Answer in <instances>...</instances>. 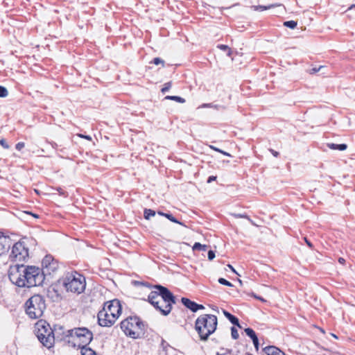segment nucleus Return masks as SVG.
I'll use <instances>...</instances> for the list:
<instances>
[{"label": "nucleus", "instance_id": "cd10ccee", "mask_svg": "<svg viewBox=\"0 0 355 355\" xmlns=\"http://www.w3.org/2000/svg\"><path fill=\"white\" fill-rule=\"evenodd\" d=\"M218 47L223 50V51H227V55L230 56L231 55V53H232V51L230 50V49L226 46V45H224V44H220L218 46Z\"/></svg>", "mask_w": 355, "mask_h": 355}, {"label": "nucleus", "instance_id": "9b49d317", "mask_svg": "<svg viewBox=\"0 0 355 355\" xmlns=\"http://www.w3.org/2000/svg\"><path fill=\"white\" fill-rule=\"evenodd\" d=\"M42 264V270H41V272L44 277L45 275H51L55 272L59 268L58 262L51 255L45 256Z\"/></svg>", "mask_w": 355, "mask_h": 355}, {"label": "nucleus", "instance_id": "473e14b6", "mask_svg": "<svg viewBox=\"0 0 355 355\" xmlns=\"http://www.w3.org/2000/svg\"><path fill=\"white\" fill-rule=\"evenodd\" d=\"M153 63L156 65H158L159 64H162V65H164V62L163 60L160 59L159 58H155L153 60Z\"/></svg>", "mask_w": 355, "mask_h": 355}, {"label": "nucleus", "instance_id": "4be33fe9", "mask_svg": "<svg viewBox=\"0 0 355 355\" xmlns=\"http://www.w3.org/2000/svg\"><path fill=\"white\" fill-rule=\"evenodd\" d=\"M155 215V211L150 209H145L144 210V218L147 220L150 219L151 216H154Z\"/></svg>", "mask_w": 355, "mask_h": 355}, {"label": "nucleus", "instance_id": "a878e982", "mask_svg": "<svg viewBox=\"0 0 355 355\" xmlns=\"http://www.w3.org/2000/svg\"><path fill=\"white\" fill-rule=\"evenodd\" d=\"M8 94V90L6 87L0 86V97H6Z\"/></svg>", "mask_w": 355, "mask_h": 355}, {"label": "nucleus", "instance_id": "37998d69", "mask_svg": "<svg viewBox=\"0 0 355 355\" xmlns=\"http://www.w3.org/2000/svg\"><path fill=\"white\" fill-rule=\"evenodd\" d=\"M321 68H322V66H320V67H318V68H313V69H312V73H316V72H318V71L320 70V69H321Z\"/></svg>", "mask_w": 355, "mask_h": 355}, {"label": "nucleus", "instance_id": "72a5a7b5", "mask_svg": "<svg viewBox=\"0 0 355 355\" xmlns=\"http://www.w3.org/2000/svg\"><path fill=\"white\" fill-rule=\"evenodd\" d=\"M0 145L6 149H8L10 148V146L7 144L6 140L4 139H0Z\"/></svg>", "mask_w": 355, "mask_h": 355}, {"label": "nucleus", "instance_id": "bb28decb", "mask_svg": "<svg viewBox=\"0 0 355 355\" xmlns=\"http://www.w3.org/2000/svg\"><path fill=\"white\" fill-rule=\"evenodd\" d=\"M164 216L166 218H167L168 220H170L171 221L173 222V223H178V224H180L182 225V223L180 222H179L178 220H176L175 218H174L171 214H164Z\"/></svg>", "mask_w": 355, "mask_h": 355}, {"label": "nucleus", "instance_id": "ddd939ff", "mask_svg": "<svg viewBox=\"0 0 355 355\" xmlns=\"http://www.w3.org/2000/svg\"><path fill=\"white\" fill-rule=\"evenodd\" d=\"M11 245V239L9 236H4L0 232V255L6 252Z\"/></svg>", "mask_w": 355, "mask_h": 355}, {"label": "nucleus", "instance_id": "2eb2a0df", "mask_svg": "<svg viewBox=\"0 0 355 355\" xmlns=\"http://www.w3.org/2000/svg\"><path fill=\"white\" fill-rule=\"evenodd\" d=\"M182 304L193 312H196V303L190 300L188 298L182 297L181 300Z\"/></svg>", "mask_w": 355, "mask_h": 355}, {"label": "nucleus", "instance_id": "8fccbe9b", "mask_svg": "<svg viewBox=\"0 0 355 355\" xmlns=\"http://www.w3.org/2000/svg\"><path fill=\"white\" fill-rule=\"evenodd\" d=\"M211 309H212V310H214V311H216V312H218V311H218V307H216V306H211Z\"/></svg>", "mask_w": 355, "mask_h": 355}, {"label": "nucleus", "instance_id": "f704fd0d", "mask_svg": "<svg viewBox=\"0 0 355 355\" xmlns=\"http://www.w3.org/2000/svg\"><path fill=\"white\" fill-rule=\"evenodd\" d=\"M25 146V144L24 142H19L16 144L15 148L18 150H21Z\"/></svg>", "mask_w": 355, "mask_h": 355}, {"label": "nucleus", "instance_id": "39448f33", "mask_svg": "<svg viewBox=\"0 0 355 355\" xmlns=\"http://www.w3.org/2000/svg\"><path fill=\"white\" fill-rule=\"evenodd\" d=\"M63 285L68 292L80 294L85 289V278L77 272H68L64 278Z\"/></svg>", "mask_w": 355, "mask_h": 355}, {"label": "nucleus", "instance_id": "5701e85b", "mask_svg": "<svg viewBox=\"0 0 355 355\" xmlns=\"http://www.w3.org/2000/svg\"><path fill=\"white\" fill-rule=\"evenodd\" d=\"M245 332L252 340L257 337L252 329L246 328Z\"/></svg>", "mask_w": 355, "mask_h": 355}, {"label": "nucleus", "instance_id": "a19ab883", "mask_svg": "<svg viewBox=\"0 0 355 355\" xmlns=\"http://www.w3.org/2000/svg\"><path fill=\"white\" fill-rule=\"evenodd\" d=\"M216 177H215V176H210V177H209V178H208V180H207V182H208V183H210V182H211L212 181L215 180H216Z\"/></svg>", "mask_w": 355, "mask_h": 355}, {"label": "nucleus", "instance_id": "09e8293b", "mask_svg": "<svg viewBox=\"0 0 355 355\" xmlns=\"http://www.w3.org/2000/svg\"><path fill=\"white\" fill-rule=\"evenodd\" d=\"M338 261H339V263L343 264L345 261V259L343 258L340 257L339 259H338Z\"/></svg>", "mask_w": 355, "mask_h": 355}, {"label": "nucleus", "instance_id": "423d86ee", "mask_svg": "<svg viewBox=\"0 0 355 355\" xmlns=\"http://www.w3.org/2000/svg\"><path fill=\"white\" fill-rule=\"evenodd\" d=\"M35 334L40 343L46 347L51 348L54 345V332L44 320H39L35 324Z\"/></svg>", "mask_w": 355, "mask_h": 355}, {"label": "nucleus", "instance_id": "e433bc0d", "mask_svg": "<svg viewBox=\"0 0 355 355\" xmlns=\"http://www.w3.org/2000/svg\"><path fill=\"white\" fill-rule=\"evenodd\" d=\"M253 344L254 345V347L257 350L259 349V340L258 338L256 337L255 338L252 339Z\"/></svg>", "mask_w": 355, "mask_h": 355}, {"label": "nucleus", "instance_id": "3c124183", "mask_svg": "<svg viewBox=\"0 0 355 355\" xmlns=\"http://www.w3.org/2000/svg\"><path fill=\"white\" fill-rule=\"evenodd\" d=\"M158 214L161 215V216H164V214H166L165 213H163L162 211H158Z\"/></svg>", "mask_w": 355, "mask_h": 355}, {"label": "nucleus", "instance_id": "7ed1b4c3", "mask_svg": "<svg viewBox=\"0 0 355 355\" xmlns=\"http://www.w3.org/2000/svg\"><path fill=\"white\" fill-rule=\"evenodd\" d=\"M63 338L73 347H86L93 339L92 332L86 327H78L63 331Z\"/></svg>", "mask_w": 355, "mask_h": 355}, {"label": "nucleus", "instance_id": "a211bd4d", "mask_svg": "<svg viewBox=\"0 0 355 355\" xmlns=\"http://www.w3.org/2000/svg\"><path fill=\"white\" fill-rule=\"evenodd\" d=\"M80 349L82 355H97L96 353L91 348L83 347Z\"/></svg>", "mask_w": 355, "mask_h": 355}, {"label": "nucleus", "instance_id": "f3484780", "mask_svg": "<svg viewBox=\"0 0 355 355\" xmlns=\"http://www.w3.org/2000/svg\"><path fill=\"white\" fill-rule=\"evenodd\" d=\"M328 146L329 148L333 150H345L347 149V145L342 144H329Z\"/></svg>", "mask_w": 355, "mask_h": 355}, {"label": "nucleus", "instance_id": "603ef678", "mask_svg": "<svg viewBox=\"0 0 355 355\" xmlns=\"http://www.w3.org/2000/svg\"><path fill=\"white\" fill-rule=\"evenodd\" d=\"M333 337L337 338V336L336 335H334V334H333Z\"/></svg>", "mask_w": 355, "mask_h": 355}, {"label": "nucleus", "instance_id": "6ab92c4d", "mask_svg": "<svg viewBox=\"0 0 355 355\" xmlns=\"http://www.w3.org/2000/svg\"><path fill=\"white\" fill-rule=\"evenodd\" d=\"M193 250H201V251H206L207 249V245H202L200 243H195L192 248Z\"/></svg>", "mask_w": 355, "mask_h": 355}, {"label": "nucleus", "instance_id": "4c0bfd02", "mask_svg": "<svg viewBox=\"0 0 355 355\" xmlns=\"http://www.w3.org/2000/svg\"><path fill=\"white\" fill-rule=\"evenodd\" d=\"M78 136L79 137H81V138H85L87 140H92V137L90 136H88V135H83L82 134H78Z\"/></svg>", "mask_w": 355, "mask_h": 355}, {"label": "nucleus", "instance_id": "79ce46f5", "mask_svg": "<svg viewBox=\"0 0 355 355\" xmlns=\"http://www.w3.org/2000/svg\"><path fill=\"white\" fill-rule=\"evenodd\" d=\"M210 148L213 149L215 151H217V152H222V150L214 146H209Z\"/></svg>", "mask_w": 355, "mask_h": 355}, {"label": "nucleus", "instance_id": "c85d7f7f", "mask_svg": "<svg viewBox=\"0 0 355 355\" xmlns=\"http://www.w3.org/2000/svg\"><path fill=\"white\" fill-rule=\"evenodd\" d=\"M353 11H355V5H352L347 10L349 17L351 18L355 17V16L352 14Z\"/></svg>", "mask_w": 355, "mask_h": 355}, {"label": "nucleus", "instance_id": "58836bf2", "mask_svg": "<svg viewBox=\"0 0 355 355\" xmlns=\"http://www.w3.org/2000/svg\"><path fill=\"white\" fill-rule=\"evenodd\" d=\"M252 296H253L254 298H256V299H257V300H260L261 302H266V300L263 298H262L261 297L257 296L254 293H252Z\"/></svg>", "mask_w": 355, "mask_h": 355}, {"label": "nucleus", "instance_id": "c03bdc74", "mask_svg": "<svg viewBox=\"0 0 355 355\" xmlns=\"http://www.w3.org/2000/svg\"><path fill=\"white\" fill-rule=\"evenodd\" d=\"M270 151L275 157L278 156L279 153L275 151L274 150H270Z\"/></svg>", "mask_w": 355, "mask_h": 355}, {"label": "nucleus", "instance_id": "5fc2aeb1", "mask_svg": "<svg viewBox=\"0 0 355 355\" xmlns=\"http://www.w3.org/2000/svg\"><path fill=\"white\" fill-rule=\"evenodd\" d=\"M239 217H245L244 216H242V215H239Z\"/></svg>", "mask_w": 355, "mask_h": 355}, {"label": "nucleus", "instance_id": "c756f323", "mask_svg": "<svg viewBox=\"0 0 355 355\" xmlns=\"http://www.w3.org/2000/svg\"><path fill=\"white\" fill-rule=\"evenodd\" d=\"M231 334L234 339H237L239 336L237 329L234 327L231 328Z\"/></svg>", "mask_w": 355, "mask_h": 355}, {"label": "nucleus", "instance_id": "393cba45", "mask_svg": "<svg viewBox=\"0 0 355 355\" xmlns=\"http://www.w3.org/2000/svg\"><path fill=\"white\" fill-rule=\"evenodd\" d=\"M218 282L220 284H223V285H225V286H229V287L233 286V284L231 282H228L227 280H226L224 278H219L218 279Z\"/></svg>", "mask_w": 355, "mask_h": 355}, {"label": "nucleus", "instance_id": "864d4df0", "mask_svg": "<svg viewBox=\"0 0 355 355\" xmlns=\"http://www.w3.org/2000/svg\"><path fill=\"white\" fill-rule=\"evenodd\" d=\"M216 355H222L221 354H220L219 352H217L216 353Z\"/></svg>", "mask_w": 355, "mask_h": 355}, {"label": "nucleus", "instance_id": "4468645a", "mask_svg": "<svg viewBox=\"0 0 355 355\" xmlns=\"http://www.w3.org/2000/svg\"><path fill=\"white\" fill-rule=\"evenodd\" d=\"M267 355H285L284 352L275 346H268L263 349Z\"/></svg>", "mask_w": 355, "mask_h": 355}, {"label": "nucleus", "instance_id": "a18cd8bd", "mask_svg": "<svg viewBox=\"0 0 355 355\" xmlns=\"http://www.w3.org/2000/svg\"><path fill=\"white\" fill-rule=\"evenodd\" d=\"M304 240H305V241H306V244H307L309 247H312V244H311V243L309 241H308V240L306 239V238H304Z\"/></svg>", "mask_w": 355, "mask_h": 355}, {"label": "nucleus", "instance_id": "49530a36", "mask_svg": "<svg viewBox=\"0 0 355 355\" xmlns=\"http://www.w3.org/2000/svg\"><path fill=\"white\" fill-rule=\"evenodd\" d=\"M227 267L230 268L234 273L237 274L236 271L234 270V268L230 264H228Z\"/></svg>", "mask_w": 355, "mask_h": 355}, {"label": "nucleus", "instance_id": "2f4dec72", "mask_svg": "<svg viewBox=\"0 0 355 355\" xmlns=\"http://www.w3.org/2000/svg\"><path fill=\"white\" fill-rule=\"evenodd\" d=\"M171 87V83L168 82L164 84V87L162 89V93H166L169 90Z\"/></svg>", "mask_w": 355, "mask_h": 355}, {"label": "nucleus", "instance_id": "20e7f679", "mask_svg": "<svg viewBox=\"0 0 355 355\" xmlns=\"http://www.w3.org/2000/svg\"><path fill=\"white\" fill-rule=\"evenodd\" d=\"M217 317L212 314H203L196 320L195 328L201 340H206L216 329Z\"/></svg>", "mask_w": 355, "mask_h": 355}, {"label": "nucleus", "instance_id": "de8ad7c7", "mask_svg": "<svg viewBox=\"0 0 355 355\" xmlns=\"http://www.w3.org/2000/svg\"><path fill=\"white\" fill-rule=\"evenodd\" d=\"M220 153L223 154V155H226V156L231 157V155L230 153H228L227 152H225L223 150H222V152H220Z\"/></svg>", "mask_w": 355, "mask_h": 355}, {"label": "nucleus", "instance_id": "9d476101", "mask_svg": "<svg viewBox=\"0 0 355 355\" xmlns=\"http://www.w3.org/2000/svg\"><path fill=\"white\" fill-rule=\"evenodd\" d=\"M148 302L164 315H167L171 311L172 306L163 300L157 291L150 292L148 295Z\"/></svg>", "mask_w": 355, "mask_h": 355}, {"label": "nucleus", "instance_id": "f257e3e1", "mask_svg": "<svg viewBox=\"0 0 355 355\" xmlns=\"http://www.w3.org/2000/svg\"><path fill=\"white\" fill-rule=\"evenodd\" d=\"M8 277L10 282L18 287L38 286L44 282L40 268L35 266H25L23 264L10 266Z\"/></svg>", "mask_w": 355, "mask_h": 355}, {"label": "nucleus", "instance_id": "ea45409f", "mask_svg": "<svg viewBox=\"0 0 355 355\" xmlns=\"http://www.w3.org/2000/svg\"><path fill=\"white\" fill-rule=\"evenodd\" d=\"M196 311H197L198 310H200V309H205V307H204V306H203V305H202V304H197V303H196Z\"/></svg>", "mask_w": 355, "mask_h": 355}, {"label": "nucleus", "instance_id": "7c9ffc66", "mask_svg": "<svg viewBox=\"0 0 355 355\" xmlns=\"http://www.w3.org/2000/svg\"><path fill=\"white\" fill-rule=\"evenodd\" d=\"M207 107H214V108H216L217 109L218 108V105H213L212 103H203L202 105H201L199 108H207Z\"/></svg>", "mask_w": 355, "mask_h": 355}, {"label": "nucleus", "instance_id": "6e6552de", "mask_svg": "<svg viewBox=\"0 0 355 355\" xmlns=\"http://www.w3.org/2000/svg\"><path fill=\"white\" fill-rule=\"evenodd\" d=\"M46 309V305L43 297L40 295L32 296L26 302V312L32 319L40 318Z\"/></svg>", "mask_w": 355, "mask_h": 355}, {"label": "nucleus", "instance_id": "f8f14e48", "mask_svg": "<svg viewBox=\"0 0 355 355\" xmlns=\"http://www.w3.org/2000/svg\"><path fill=\"white\" fill-rule=\"evenodd\" d=\"M155 288L158 290V295H160V297L163 300L170 304L171 306L175 303L174 295L168 288L160 285L156 286Z\"/></svg>", "mask_w": 355, "mask_h": 355}, {"label": "nucleus", "instance_id": "b1692460", "mask_svg": "<svg viewBox=\"0 0 355 355\" xmlns=\"http://www.w3.org/2000/svg\"><path fill=\"white\" fill-rule=\"evenodd\" d=\"M284 25L286 27L293 29L297 26V22L293 20L287 21L284 23Z\"/></svg>", "mask_w": 355, "mask_h": 355}, {"label": "nucleus", "instance_id": "f03ea898", "mask_svg": "<svg viewBox=\"0 0 355 355\" xmlns=\"http://www.w3.org/2000/svg\"><path fill=\"white\" fill-rule=\"evenodd\" d=\"M121 313V305L118 300L105 303L103 308L98 313V321L102 327H111Z\"/></svg>", "mask_w": 355, "mask_h": 355}, {"label": "nucleus", "instance_id": "0eeeda50", "mask_svg": "<svg viewBox=\"0 0 355 355\" xmlns=\"http://www.w3.org/2000/svg\"><path fill=\"white\" fill-rule=\"evenodd\" d=\"M144 324L137 317H129L121 322V328L132 338H139L144 334Z\"/></svg>", "mask_w": 355, "mask_h": 355}, {"label": "nucleus", "instance_id": "412c9836", "mask_svg": "<svg viewBox=\"0 0 355 355\" xmlns=\"http://www.w3.org/2000/svg\"><path fill=\"white\" fill-rule=\"evenodd\" d=\"M165 98L175 101L180 103H184L185 102L184 98L180 97V96H167L165 97Z\"/></svg>", "mask_w": 355, "mask_h": 355}, {"label": "nucleus", "instance_id": "aec40b11", "mask_svg": "<svg viewBox=\"0 0 355 355\" xmlns=\"http://www.w3.org/2000/svg\"><path fill=\"white\" fill-rule=\"evenodd\" d=\"M275 6V5L274 4H270L268 6H252V8H254V10H258V11H263V10H268V9H270L272 8H274Z\"/></svg>", "mask_w": 355, "mask_h": 355}, {"label": "nucleus", "instance_id": "c9c22d12", "mask_svg": "<svg viewBox=\"0 0 355 355\" xmlns=\"http://www.w3.org/2000/svg\"><path fill=\"white\" fill-rule=\"evenodd\" d=\"M214 257H215L214 252L212 251V250H209L208 252V259H209V260L211 261V260H213L214 259Z\"/></svg>", "mask_w": 355, "mask_h": 355}, {"label": "nucleus", "instance_id": "dca6fc26", "mask_svg": "<svg viewBox=\"0 0 355 355\" xmlns=\"http://www.w3.org/2000/svg\"><path fill=\"white\" fill-rule=\"evenodd\" d=\"M223 313L224 315L234 325L238 326L239 328H241V327L239 324V322L237 318L232 315L230 313L225 310H223Z\"/></svg>", "mask_w": 355, "mask_h": 355}, {"label": "nucleus", "instance_id": "1a4fd4ad", "mask_svg": "<svg viewBox=\"0 0 355 355\" xmlns=\"http://www.w3.org/2000/svg\"><path fill=\"white\" fill-rule=\"evenodd\" d=\"M28 248L24 242L19 241L13 245L9 259L13 262L24 261L28 257Z\"/></svg>", "mask_w": 355, "mask_h": 355}]
</instances>
